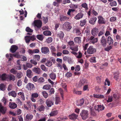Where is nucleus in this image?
<instances>
[{
    "mask_svg": "<svg viewBox=\"0 0 121 121\" xmlns=\"http://www.w3.org/2000/svg\"><path fill=\"white\" fill-rule=\"evenodd\" d=\"M35 29L38 30L42 26V23L41 21L40 20H35L34 22Z\"/></svg>",
    "mask_w": 121,
    "mask_h": 121,
    "instance_id": "1",
    "label": "nucleus"
},
{
    "mask_svg": "<svg viewBox=\"0 0 121 121\" xmlns=\"http://www.w3.org/2000/svg\"><path fill=\"white\" fill-rule=\"evenodd\" d=\"M82 119L84 120H85L89 117L88 112L87 110H83L80 113Z\"/></svg>",
    "mask_w": 121,
    "mask_h": 121,
    "instance_id": "2",
    "label": "nucleus"
},
{
    "mask_svg": "<svg viewBox=\"0 0 121 121\" xmlns=\"http://www.w3.org/2000/svg\"><path fill=\"white\" fill-rule=\"evenodd\" d=\"M71 24L68 22H66L62 25V28L65 30L69 31L72 28Z\"/></svg>",
    "mask_w": 121,
    "mask_h": 121,
    "instance_id": "3",
    "label": "nucleus"
},
{
    "mask_svg": "<svg viewBox=\"0 0 121 121\" xmlns=\"http://www.w3.org/2000/svg\"><path fill=\"white\" fill-rule=\"evenodd\" d=\"M96 52V49L92 46H90L87 49V52L89 54H93Z\"/></svg>",
    "mask_w": 121,
    "mask_h": 121,
    "instance_id": "4",
    "label": "nucleus"
},
{
    "mask_svg": "<svg viewBox=\"0 0 121 121\" xmlns=\"http://www.w3.org/2000/svg\"><path fill=\"white\" fill-rule=\"evenodd\" d=\"M100 43L101 45L104 47H105L107 45V41L106 39L104 36H102L100 39Z\"/></svg>",
    "mask_w": 121,
    "mask_h": 121,
    "instance_id": "5",
    "label": "nucleus"
},
{
    "mask_svg": "<svg viewBox=\"0 0 121 121\" xmlns=\"http://www.w3.org/2000/svg\"><path fill=\"white\" fill-rule=\"evenodd\" d=\"M26 87L28 90L31 91L34 90L35 87L34 84L31 83L29 82L26 85Z\"/></svg>",
    "mask_w": 121,
    "mask_h": 121,
    "instance_id": "6",
    "label": "nucleus"
},
{
    "mask_svg": "<svg viewBox=\"0 0 121 121\" xmlns=\"http://www.w3.org/2000/svg\"><path fill=\"white\" fill-rule=\"evenodd\" d=\"M105 107L103 105H98L97 106H95L94 107V108L95 110L97 111L98 112L100 111H102L104 109Z\"/></svg>",
    "mask_w": 121,
    "mask_h": 121,
    "instance_id": "7",
    "label": "nucleus"
},
{
    "mask_svg": "<svg viewBox=\"0 0 121 121\" xmlns=\"http://www.w3.org/2000/svg\"><path fill=\"white\" fill-rule=\"evenodd\" d=\"M41 52L44 54H48L49 53V48L47 47H42L41 48Z\"/></svg>",
    "mask_w": 121,
    "mask_h": 121,
    "instance_id": "8",
    "label": "nucleus"
},
{
    "mask_svg": "<svg viewBox=\"0 0 121 121\" xmlns=\"http://www.w3.org/2000/svg\"><path fill=\"white\" fill-rule=\"evenodd\" d=\"M70 48L73 51L71 52V53L74 55L75 56H77L78 54V53H77L76 52L78 50V47L77 46L71 47Z\"/></svg>",
    "mask_w": 121,
    "mask_h": 121,
    "instance_id": "9",
    "label": "nucleus"
},
{
    "mask_svg": "<svg viewBox=\"0 0 121 121\" xmlns=\"http://www.w3.org/2000/svg\"><path fill=\"white\" fill-rule=\"evenodd\" d=\"M8 74L4 73L1 75L0 74V81H4L7 79Z\"/></svg>",
    "mask_w": 121,
    "mask_h": 121,
    "instance_id": "10",
    "label": "nucleus"
},
{
    "mask_svg": "<svg viewBox=\"0 0 121 121\" xmlns=\"http://www.w3.org/2000/svg\"><path fill=\"white\" fill-rule=\"evenodd\" d=\"M59 18L61 22H62L65 21H67L70 19L69 17L65 16L63 15H60Z\"/></svg>",
    "mask_w": 121,
    "mask_h": 121,
    "instance_id": "11",
    "label": "nucleus"
},
{
    "mask_svg": "<svg viewBox=\"0 0 121 121\" xmlns=\"http://www.w3.org/2000/svg\"><path fill=\"white\" fill-rule=\"evenodd\" d=\"M7 110L6 107H4L2 105V104L0 103V111L3 114H5Z\"/></svg>",
    "mask_w": 121,
    "mask_h": 121,
    "instance_id": "12",
    "label": "nucleus"
},
{
    "mask_svg": "<svg viewBox=\"0 0 121 121\" xmlns=\"http://www.w3.org/2000/svg\"><path fill=\"white\" fill-rule=\"evenodd\" d=\"M91 36L89 39V40H90V43L93 44H94L95 43L97 42L98 39L97 38H94V36Z\"/></svg>",
    "mask_w": 121,
    "mask_h": 121,
    "instance_id": "13",
    "label": "nucleus"
},
{
    "mask_svg": "<svg viewBox=\"0 0 121 121\" xmlns=\"http://www.w3.org/2000/svg\"><path fill=\"white\" fill-rule=\"evenodd\" d=\"M33 72L38 74H39L41 73V70L40 68L38 67H34L32 69Z\"/></svg>",
    "mask_w": 121,
    "mask_h": 121,
    "instance_id": "14",
    "label": "nucleus"
},
{
    "mask_svg": "<svg viewBox=\"0 0 121 121\" xmlns=\"http://www.w3.org/2000/svg\"><path fill=\"white\" fill-rule=\"evenodd\" d=\"M88 81L85 79H81L78 85L80 86H82L83 85L86 84L87 83Z\"/></svg>",
    "mask_w": 121,
    "mask_h": 121,
    "instance_id": "15",
    "label": "nucleus"
},
{
    "mask_svg": "<svg viewBox=\"0 0 121 121\" xmlns=\"http://www.w3.org/2000/svg\"><path fill=\"white\" fill-rule=\"evenodd\" d=\"M15 79V77L13 74H10L9 75H8L7 79V80L8 81H14Z\"/></svg>",
    "mask_w": 121,
    "mask_h": 121,
    "instance_id": "16",
    "label": "nucleus"
},
{
    "mask_svg": "<svg viewBox=\"0 0 121 121\" xmlns=\"http://www.w3.org/2000/svg\"><path fill=\"white\" fill-rule=\"evenodd\" d=\"M98 32V29L96 27L93 28L91 31V33L92 35L95 36L97 35Z\"/></svg>",
    "mask_w": 121,
    "mask_h": 121,
    "instance_id": "17",
    "label": "nucleus"
},
{
    "mask_svg": "<svg viewBox=\"0 0 121 121\" xmlns=\"http://www.w3.org/2000/svg\"><path fill=\"white\" fill-rule=\"evenodd\" d=\"M99 19L98 22L99 24H105V22L104 21V19L101 16H100L98 17Z\"/></svg>",
    "mask_w": 121,
    "mask_h": 121,
    "instance_id": "18",
    "label": "nucleus"
},
{
    "mask_svg": "<svg viewBox=\"0 0 121 121\" xmlns=\"http://www.w3.org/2000/svg\"><path fill=\"white\" fill-rule=\"evenodd\" d=\"M18 48L17 46L15 45H13L11 46L10 51L12 53H14L16 51Z\"/></svg>",
    "mask_w": 121,
    "mask_h": 121,
    "instance_id": "19",
    "label": "nucleus"
},
{
    "mask_svg": "<svg viewBox=\"0 0 121 121\" xmlns=\"http://www.w3.org/2000/svg\"><path fill=\"white\" fill-rule=\"evenodd\" d=\"M78 115L74 113H73L69 116V118L72 120H74L77 119Z\"/></svg>",
    "mask_w": 121,
    "mask_h": 121,
    "instance_id": "20",
    "label": "nucleus"
},
{
    "mask_svg": "<svg viewBox=\"0 0 121 121\" xmlns=\"http://www.w3.org/2000/svg\"><path fill=\"white\" fill-rule=\"evenodd\" d=\"M33 116L32 115L28 114L26 116L25 120L26 121H30L33 118Z\"/></svg>",
    "mask_w": 121,
    "mask_h": 121,
    "instance_id": "21",
    "label": "nucleus"
},
{
    "mask_svg": "<svg viewBox=\"0 0 121 121\" xmlns=\"http://www.w3.org/2000/svg\"><path fill=\"white\" fill-rule=\"evenodd\" d=\"M9 106L11 108L14 109L17 107V105L14 103L10 102Z\"/></svg>",
    "mask_w": 121,
    "mask_h": 121,
    "instance_id": "22",
    "label": "nucleus"
},
{
    "mask_svg": "<svg viewBox=\"0 0 121 121\" xmlns=\"http://www.w3.org/2000/svg\"><path fill=\"white\" fill-rule=\"evenodd\" d=\"M83 15L81 13H78L74 17L75 19L76 20H79L82 18Z\"/></svg>",
    "mask_w": 121,
    "mask_h": 121,
    "instance_id": "23",
    "label": "nucleus"
},
{
    "mask_svg": "<svg viewBox=\"0 0 121 121\" xmlns=\"http://www.w3.org/2000/svg\"><path fill=\"white\" fill-rule=\"evenodd\" d=\"M97 19L96 17H91L89 21V23L92 25H94Z\"/></svg>",
    "mask_w": 121,
    "mask_h": 121,
    "instance_id": "24",
    "label": "nucleus"
},
{
    "mask_svg": "<svg viewBox=\"0 0 121 121\" xmlns=\"http://www.w3.org/2000/svg\"><path fill=\"white\" fill-rule=\"evenodd\" d=\"M53 102L52 101L48 99L46 101V104L47 105L48 107H51L53 104Z\"/></svg>",
    "mask_w": 121,
    "mask_h": 121,
    "instance_id": "25",
    "label": "nucleus"
},
{
    "mask_svg": "<svg viewBox=\"0 0 121 121\" xmlns=\"http://www.w3.org/2000/svg\"><path fill=\"white\" fill-rule=\"evenodd\" d=\"M81 39L80 37H76L74 38V40L75 43H80L81 42Z\"/></svg>",
    "mask_w": 121,
    "mask_h": 121,
    "instance_id": "26",
    "label": "nucleus"
},
{
    "mask_svg": "<svg viewBox=\"0 0 121 121\" xmlns=\"http://www.w3.org/2000/svg\"><path fill=\"white\" fill-rule=\"evenodd\" d=\"M49 76L50 78L53 80H54L56 78V74L53 72H52L50 74Z\"/></svg>",
    "mask_w": 121,
    "mask_h": 121,
    "instance_id": "27",
    "label": "nucleus"
},
{
    "mask_svg": "<svg viewBox=\"0 0 121 121\" xmlns=\"http://www.w3.org/2000/svg\"><path fill=\"white\" fill-rule=\"evenodd\" d=\"M108 43L109 45L112 44L113 43V40L112 38L110 36H109L108 37Z\"/></svg>",
    "mask_w": 121,
    "mask_h": 121,
    "instance_id": "28",
    "label": "nucleus"
},
{
    "mask_svg": "<svg viewBox=\"0 0 121 121\" xmlns=\"http://www.w3.org/2000/svg\"><path fill=\"white\" fill-rule=\"evenodd\" d=\"M37 109L40 112L43 111L44 110L45 107L43 105H41L37 108Z\"/></svg>",
    "mask_w": 121,
    "mask_h": 121,
    "instance_id": "29",
    "label": "nucleus"
},
{
    "mask_svg": "<svg viewBox=\"0 0 121 121\" xmlns=\"http://www.w3.org/2000/svg\"><path fill=\"white\" fill-rule=\"evenodd\" d=\"M58 113V112L57 110H54L52 111L49 114L50 117H52L56 115Z\"/></svg>",
    "mask_w": 121,
    "mask_h": 121,
    "instance_id": "30",
    "label": "nucleus"
},
{
    "mask_svg": "<svg viewBox=\"0 0 121 121\" xmlns=\"http://www.w3.org/2000/svg\"><path fill=\"white\" fill-rule=\"evenodd\" d=\"M91 109V115L93 116H95L97 115L96 112H95V110L94 109H92V108H90Z\"/></svg>",
    "mask_w": 121,
    "mask_h": 121,
    "instance_id": "31",
    "label": "nucleus"
},
{
    "mask_svg": "<svg viewBox=\"0 0 121 121\" xmlns=\"http://www.w3.org/2000/svg\"><path fill=\"white\" fill-rule=\"evenodd\" d=\"M17 63L16 69L18 70H21V65L20 64L19 60H18L17 61Z\"/></svg>",
    "mask_w": 121,
    "mask_h": 121,
    "instance_id": "32",
    "label": "nucleus"
},
{
    "mask_svg": "<svg viewBox=\"0 0 121 121\" xmlns=\"http://www.w3.org/2000/svg\"><path fill=\"white\" fill-rule=\"evenodd\" d=\"M32 73L31 71L29 69H28L26 71L27 76L29 78H31V75Z\"/></svg>",
    "mask_w": 121,
    "mask_h": 121,
    "instance_id": "33",
    "label": "nucleus"
},
{
    "mask_svg": "<svg viewBox=\"0 0 121 121\" xmlns=\"http://www.w3.org/2000/svg\"><path fill=\"white\" fill-rule=\"evenodd\" d=\"M77 101L76 102V104L77 106H81L83 104L84 102V100L83 99H81L79 101V103H78Z\"/></svg>",
    "mask_w": 121,
    "mask_h": 121,
    "instance_id": "34",
    "label": "nucleus"
},
{
    "mask_svg": "<svg viewBox=\"0 0 121 121\" xmlns=\"http://www.w3.org/2000/svg\"><path fill=\"white\" fill-rule=\"evenodd\" d=\"M64 33L62 31H60L57 35V36L59 37L60 39H62L64 37Z\"/></svg>",
    "mask_w": 121,
    "mask_h": 121,
    "instance_id": "35",
    "label": "nucleus"
},
{
    "mask_svg": "<svg viewBox=\"0 0 121 121\" xmlns=\"http://www.w3.org/2000/svg\"><path fill=\"white\" fill-rule=\"evenodd\" d=\"M43 34L45 36L51 35V32L48 30H45L43 32Z\"/></svg>",
    "mask_w": 121,
    "mask_h": 121,
    "instance_id": "36",
    "label": "nucleus"
},
{
    "mask_svg": "<svg viewBox=\"0 0 121 121\" xmlns=\"http://www.w3.org/2000/svg\"><path fill=\"white\" fill-rule=\"evenodd\" d=\"M37 38L40 41H42L44 38L43 36L42 35H36Z\"/></svg>",
    "mask_w": 121,
    "mask_h": 121,
    "instance_id": "37",
    "label": "nucleus"
},
{
    "mask_svg": "<svg viewBox=\"0 0 121 121\" xmlns=\"http://www.w3.org/2000/svg\"><path fill=\"white\" fill-rule=\"evenodd\" d=\"M119 73L118 72H115L114 74V78L116 80H117L119 77Z\"/></svg>",
    "mask_w": 121,
    "mask_h": 121,
    "instance_id": "38",
    "label": "nucleus"
},
{
    "mask_svg": "<svg viewBox=\"0 0 121 121\" xmlns=\"http://www.w3.org/2000/svg\"><path fill=\"white\" fill-rule=\"evenodd\" d=\"M18 95L20 96V97L23 100H25L24 94L23 92H20L18 93Z\"/></svg>",
    "mask_w": 121,
    "mask_h": 121,
    "instance_id": "39",
    "label": "nucleus"
},
{
    "mask_svg": "<svg viewBox=\"0 0 121 121\" xmlns=\"http://www.w3.org/2000/svg\"><path fill=\"white\" fill-rule=\"evenodd\" d=\"M51 87V85L47 84L43 86V88L45 90H49L50 89Z\"/></svg>",
    "mask_w": 121,
    "mask_h": 121,
    "instance_id": "40",
    "label": "nucleus"
},
{
    "mask_svg": "<svg viewBox=\"0 0 121 121\" xmlns=\"http://www.w3.org/2000/svg\"><path fill=\"white\" fill-rule=\"evenodd\" d=\"M55 104H58L60 102V100L59 97H56L55 99Z\"/></svg>",
    "mask_w": 121,
    "mask_h": 121,
    "instance_id": "41",
    "label": "nucleus"
},
{
    "mask_svg": "<svg viewBox=\"0 0 121 121\" xmlns=\"http://www.w3.org/2000/svg\"><path fill=\"white\" fill-rule=\"evenodd\" d=\"M9 96H12L13 97H15L16 96V94L14 91H12L9 93Z\"/></svg>",
    "mask_w": 121,
    "mask_h": 121,
    "instance_id": "42",
    "label": "nucleus"
},
{
    "mask_svg": "<svg viewBox=\"0 0 121 121\" xmlns=\"http://www.w3.org/2000/svg\"><path fill=\"white\" fill-rule=\"evenodd\" d=\"M40 56L38 55H35L33 56V58L35 59L36 61H39L40 59Z\"/></svg>",
    "mask_w": 121,
    "mask_h": 121,
    "instance_id": "43",
    "label": "nucleus"
},
{
    "mask_svg": "<svg viewBox=\"0 0 121 121\" xmlns=\"http://www.w3.org/2000/svg\"><path fill=\"white\" fill-rule=\"evenodd\" d=\"M86 23V21L85 20L81 21H80V26H84Z\"/></svg>",
    "mask_w": 121,
    "mask_h": 121,
    "instance_id": "44",
    "label": "nucleus"
},
{
    "mask_svg": "<svg viewBox=\"0 0 121 121\" xmlns=\"http://www.w3.org/2000/svg\"><path fill=\"white\" fill-rule=\"evenodd\" d=\"M42 95L45 98H46L48 96V95L45 91H43L42 92Z\"/></svg>",
    "mask_w": 121,
    "mask_h": 121,
    "instance_id": "45",
    "label": "nucleus"
},
{
    "mask_svg": "<svg viewBox=\"0 0 121 121\" xmlns=\"http://www.w3.org/2000/svg\"><path fill=\"white\" fill-rule=\"evenodd\" d=\"M73 93L75 94L81 95L82 93V91H77L74 90L73 91Z\"/></svg>",
    "mask_w": 121,
    "mask_h": 121,
    "instance_id": "46",
    "label": "nucleus"
},
{
    "mask_svg": "<svg viewBox=\"0 0 121 121\" xmlns=\"http://www.w3.org/2000/svg\"><path fill=\"white\" fill-rule=\"evenodd\" d=\"M25 39L26 43H29L30 40V36H26Z\"/></svg>",
    "mask_w": 121,
    "mask_h": 121,
    "instance_id": "47",
    "label": "nucleus"
},
{
    "mask_svg": "<svg viewBox=\"0 0 121 121\" xmlns=\"http://www.w3.org/2000/svg\"><path fill=\"white\" fill-rule=\"evenodd\" d=\"M90 61L92 63H95L96 61L95 59V57H92L90 59Z\"/></svg>",
    "mask_w": 121,
    "mask_h": 121,
    "instance_id": "48",
    "label": "nucleus"
},
{
    "mask_svg": "<svg viewBox=\"0 0 121 121\" xmlns=\"http://www.w3.org/2000/svg\"><path fill=\"white\" fill-rule=\"evenodd\" d=\"M23 76L22 73L21 72L18 73L17 74V77L18 79H20Z\"/></svg>",
    "mask_w": 121,
    "mask_h": 121,
    "instance_id": "49",
    "label": "nucleus"
},
{
    "mask_svg": "<svg viewBox=\"0 0 121 121\" xmlns=\"http://www.w3.org/2000/svg\"><path fill=\"white\" fill-rule=\"evenodd\" d=\"M105 85H107V84L108 85V86H109L110 85V82L109 81V80L108 79L106 78L105 80Z\"/></svg>",
    "mask_w": 121,
    "mask_h": 121,
    "instance_id": "50",
    "label": "nucleus"
},
{
    "mask_svg": "<svg viewBox=\"0 0 121 121\" xmlns=\"http://www.w3.org/2000/svg\"><path fill=\"white\" fill-rule=\"evenodd\" d=\"M26 30L27 32L30 33L32 32L33 31V30L31 29L29 27H28L26 28Z\"/></svg>",
    "mask_w": 121,
    "mask_h": 121,
    "instance_id": "51",
    "label": "nucleus"
},
{
    "mask_svg": "<svg viewBox=\"0 0 121 121\" xmlns=\"http://www.w3.org/2000/svg\"><path fill=\"white\" fill-rule=\"evenodd\" d=\"M52 65V62L50 61H48L45 64L48 67L51 66Z\"/></svg>",
    "mask_w": 121,
    "mask_h": 121,
    "instance_id": "52",
    "label": "nucleus"
},
{
    "mask_svg": "<svg viewBox=\"0 0 121 121\" xmlns=\"http://www.w3.org/2000/svg\"><path fill=\"white\" fill-rule=\"evenodd\" d=\"M116 38L117 41L118 42L121 40V37L118 35H117L116 36Z\"/></svg>",
    "mask_w": 121,
    "mask_h": 121,
    "instance_id": "53",
    "label": "nucleus"
},
{
    "mask_svg": "<svg viewBox=\"0 0 121 121\" xmlns=\"http://www.w3.org/2000/svg\"><path fill=\"white\" fill-rule=\"evenodd\" d=\"M43 21L44 22V23H46L48 21V17H43Z\"/></svg>",
    "mask_w": 121,
    "mask_h": 121,
    "instance_id": "54",
    "label": "nucleus"
},
{
    "mask_svg": "<svg viewBox=\"0 0 121 121\" xmlns=\"http://www.w3.org/2000/svg\"><path fill=\"white\" fill-rule=\"evenodd\" d=\"M112 48V46H108L105 48L104 50L106 51L109 52Z\"/></svg>",
    "mask_w": 121,
    "mask_h": 121,
    "instance_id": "55",
    "label": "nucleus"
},
{
    "mask_svg": "<svg viewBox=\"0 0 121 121\" xmlns=\"http://www.w3.org/2000/svg\"><path fill=\"white\" fill-rule=\"evenodd\" d=\"M81 29L80 28H77L76 30V33L78 35H80L81 34V32L80 31Z\"/></svg>",
    "mask_w": 121,
    "mask_h": 121,
    "instance_id": "56",
    "label": "nucleus"
},
{
    "mask_svg": "<svg viewBox=\"0 0 121 121\" xmlns=\"http://www.w3.org/2000/svg\"><path fill=\"white\" fill-rule=\"evenodd\" d=\"M75 10L73 9H69L67 12V14L69 15H70V13L73 12Z\"/></svg>",
    "mask_w": 121,
    "mask_h": 121,
    "instance_id": "57",
    "label": "nucleus"
},
{
    "mask_svg": "<svg viewBox=\"0 0 121 121\" xmlns=\"http://www.w3.org/2000/svg\"><path fill=\"white\" fill-rule=\"evenodd\" d=\"M52 39L51 37H48L46 40L47 42L48 43H50L52 42Z\"/></svg>",
    "mask_w": 121,
    "mask_h": 121,
    "instance_id": "58",
    "label": "nucleus"
},
{
    "mask_svg": "<svg viewBox=\"0 0 121 121\" xmlns=\"http://www.w3.org/2000/svg\"><path fill=\"white\" fill-rule=\"evenodd\" d=\"M61 86L64 88L65 90H66L67 85L66 83H62L61 84Z\"/></svg>",
    "mask_w": 121,
    "mask_h": 121,
    "instance_id": "59",
    "label": "nucleus"
},
{
    "mask_svg": "<svg viewBox=\"0 0 121 121\" xmlns=\"http://www.w3.org/2000/svg\"><path fill=\"white\" fill-rule=\"evenodd\" d=\"M5 86L4 84L2 83L0 85V89L2 91H4V89Z\"/></svg>",
    "mask_w": 121,
    "mask_h": 121,
    "instance_id": "60",
    "label": "nucleus"
},
{
    "mask_svg": "<svg viewBox=\"0 0 121 121\" xmlns=\"http://www.w3.org/2000/svg\"><path fill=\"white\" fill-rule=\"evenodd\" d=\"M80 65H76L75 67V71L76 72H78L80 70Z\"/></svg>",
    "mask_w": 121,
    "mask_h": 121,
    "instance_id": "61",
    "label": "nucleus"
},
{
    "mask_svg": "<svg viewBox=\"0 0 121 121\" xmlns=\"http://www.w3.org/2000/svg\"><path fill=\"white\" fill-rule=\"evenodd\" d=\"M62 53L64 55H67L69 54V52L67 50H63Z\"/></svg>",
    "mask_w": 121,
    "mask_h": 121,
    "instance_id": "62",
    "label": "nucleus"
},
{
    "mask_svg": "<svg viewBox=\"0 0 121 121\" xmlns=\"http://www.w3.org/2000/svg\"><path fill=\"white\" fill-rule=\"evenodd\" d=\"M44 82V80L43 77H40L38 80L39 83L43 82Z\"/></svg>",
    "mask_w": 121,
    "mask_h": 121,
    "instance_id": "63",
    "label": "nucleus"
},
{
    "mask_svg": "<svg viewBox=\"0 0 121 121\" xmlns=\"http://www.w3.org/2000/svg\"><path fill=\"white\" fill-rule=\"evenodd\" d=\"M68 44L71 47H73L75 45L74 42L73 41H70L69 42Z\"/></svg>",
    "mask_w": 121,
    "mask_h": 121,
    "instance_id": "64",
    "label": "nucleus"
}]
</instances>
